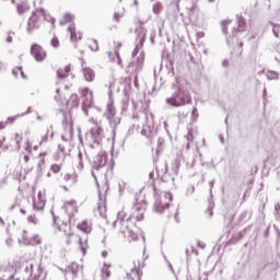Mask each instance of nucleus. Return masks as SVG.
Listing matches in <instances>:
<instances>
[{
  "mask_svg": "<svg viewBox=\"0 0 280 280\" xmlns=\"http://www.w3.org/2000/svg\"><path fill=\"white\" fill-rule=\"evenodd\" d=\"M143 213H145V203L142 206L139 203L133 205L131 208V214L126 217V212L121 210L117 214V220L113 222L114 229L119 226V232L124 237H127L128 242H137L139 235L135 233V222H141L143 220Z\"/></svg>",
  "mask_w": 280,
  "mask_h": 280,
  "instance_id": "f257e3e1",
  "label": "nucleus"
},
{
  "mask_svg": "<svg viewBox=\"0 0 280 280\" xmlns=\"http://www.w3.org/2000/svg\"><path fill=\"white\" fill-rule=\"evenodd\" d=\"M173 93L166 97L165 104L172 108H180L191 104V94L189 93V83L187 80L177 77L172 84Z\"/></svg>",
  "mask_w": 280,
  "mask_h": 280,
  "instance_id": "f03ea898",
  "label": "nucleus"
},
{
  "mask_svg": "<svg viewBox=\"0 0 280 280\" xmlns=\"http://www.w3.org/2000/svg\"><path fill=\"white\" fill-rule=\"evenodd\" d=\"M44 21H46L47 23H50L51 30L56 27V19L49 15V13L45 11V9L43 8L35 9L27 21V27H26L27 34H33L34 32H36V30H39Z\"/></svg>",
  "mask_w": 280,
  "mask_h": 280,
  "instance_id": "7ed1b4c3",
  "label": "nucleus"
},
{
  "mask_svg": "<svg viewBox=\"0 0 280 280\" xmlns=\"http://www.w3.org/2000/svg\"><path fill=\"white\" fill-rule=\"evenodd\" d=\"M90 129L86 132L85 139L90 143V148L102 150V141H104V129L95 118L89 119Z\"/></svg>",
  "mask_w": 280,
  "mask_h": 280,
  "instance_id": "20e7f679",
  "label": "nucleus"
},
{
  "mask_svg": "<svg viewBox=\"0 0 280 280\" xmlns=\"http://www.w3.org/2000/svg\"><path fill=\"white\" fill-rule=\"evenodd\" d=\"M164 170L165 172L162 175V182L167 183V185H170L171 187H174L175 185L174 180H176V176H178V172L180 170V160L176 159L172 163L171 170L167 166V164H165Z\"/></svg>",
  "mask_w": 280,
  "mask_h": 280,
  "instance_id": "39448f33",
  "label": "nucleus"
},
{
  "mask_svg": "<svg viewBox=\"0 0 280 280\" xmlns=\"http://www.w3.org/2000/svg\"><path fill=\"white\" fill-rule=\"evenodd\" d=\"M144 60H145V52L141 50L136 61H131L127 67V73H129L130 78H133L135 84H137V80L139 78V71L143 69Z\"/></svg>",
  "mask_w": 280,
  "mask_h": 280,
  "instance_id": "423d86ee",
  "label": "nucleus"
},
{
  "mask_svg": "<svg viewBox=\"0 0 280 280\" xmlns=\"http://www.w3.org/2000/svg\"><path fill=\"white\" fill-rule=\"evenodd\" d=\"M145 124L142 127L141 135L147 139H154L156 137V128L154 127V114L144 112Z\"/></svg>",
  "mask_w": 280,
  "mask_h": 280,
  "instance_id": "0eeeda50",
  "label": "nucleus"
},
{
  "mask_svg": "<svg viewBox=\"0 0 280 280\" xmlns=\"http://www.w3.org/2000/svg\"><path fill=\"white\" fill-rule=\"evenodd\" d=\"M173 200L171 192H162L160 196L155 195L154 211L163 213L170 209V202Z\"/></svg>",
  "mask_w": 280,
  "mask_h": 280,
  "instance_id": "6e6552de",
  "label": "nucleus"
},
{
  "mask_svg": "<svg viewBox=\"0 0 280 280\" xmlns=\"http://www.w3.org/2000/svg\"><path fill=\"white\" fill-rule=\"evenodd\" d=\"M108 162V154L105 151H101L95 158L92 163V176L97 185L100 187V183L97 182V175H95L96 172H100L102 167L106 166V163Z\"/></svg>",
  "mask_w": 280,
  "mask_h": 280,
  "instance_id": "1a4fd4ad",
  "label": "nucleus"
},
{
  "mask_svg": "<svg viewBox=\"0 0 280 280\" xmlns=\"http://www.w3.org/2000/svg\"><path fill=\"white\" fill-rule=\"evenodd\" d=\"M116 115L117 109H115V105H113V102L108 103L104 117L107 119L110 128H113V132H115V128L121 124V118L117 117Z\"/></svg>",
  "mask_w": 280,
  "mask_h": 280,
  "instance_id": "9d476101",
  "label": "nucleus"
},
{
  "mask_svg": "<svg viewBox=\"0 0 280 280\" xmlns=\"http://www.w3.org/2000/svg\"><path fill=\"white\" fill-rule=\"evenodd\" d=\"M148 34V31L145 27L140 26L136 28V47L131 54L132 58L143 49V43H145V35Z\"/></svg>",
  "mask_w": 280,
  "mask_h": 280,
  "instance_id": "9b49d317",
  "label": "nucleus"
},
{
  "mask_svg": "<svg viewBox=\"0 0 280 280\" xmlns=\"http://www.w3.org/2000/svg\"><path fill=\"white\" fill-rule=\"evenodd\" d=\"M81 95L83 98L82 110H83L84 115H86V117H89V109L91 108V106H93V92L91 90H89V88H84L81 91Z\"/></svg>",
  "mask_w": 280,
  "mask_h": 280,
  "instance_id": "f8f14e48",
  "label": "nucleus"
},
{
  "mask_svg": "<svg viewBox=\"0 0 280 280\" xmlns=\"http://www.w3.org/2000/svg\"><path fill=\"white\" fill-rule=\"evenodd\" d=\"M31 56L35 58L36 62H45V59L47 58V51L43 46L38 44H33L31 46Z\"/></svg>",
  "mask_w": 280,
  "mask_h": 280,
  "instance_id": "ddd939ff",
  "label": "nucleus"
},
{
  "mask_svg": "<svg viewBox=\"0 0 280 280\" xmlns=\"http://www.w3.org/2000/svg\"><path fill=\"white\" fill-rule=\"evenodd\" d=\"M60 270L61 272H65L66 277H71V279H75V277H79L80 272H82V266L78 265L77 262H72L66 269Z\"/></svg>",
  "mask_w": 280,
  "mask_h": 280,
  "instance_id": "4468645a",
  "label": "nucleus"
},
{
  "mask_svg": "<svg viewBox=\"0 0 280 280\" xmlns=\"http://www.w3.org/2000/svg\"><path fill=\"white\" fill-rule=\"evenodd\" d=\"M45 205H47V197L45 195V190H39L37 199L33 200V208L35 211H43V209H45Z\"/></svg>",
  "mask_w": 280,
  "mask_h": 280,
  "instance_id": "2eb2a0df",
  "label": "nucleus"
},
{
  "mask_svg": "<svg viewBox=\"0 0 280 280\" xmlns=\"http://www.w3.org/2000/svg\"><path fill=\"white\" fill-rule=\"evenodd\" d=\"M189 20L191 23H196V25H200L202 23V18L200 15V10L198 9V5L192 4L188 12Z\"/></svg>",
  "mask_w": 280,
  "mask_h": 280,
  "instance_id": "dca6fc26",
  "label": "nucleus"
},
{
  "mask_svg": "<svg viewBox=\"0 0 280 280\" xmlns=\"http://www.w3.org/2000/svg\"><path fill=\"white\" fill-rule=\"evenodd\" d=\"M54 222H55V226H57L58 231H62L63 235H66V237H68L66 240V244L68 246L71 245V236H73V232H71V226L67 223H63L62 226L56 224V218H54Z\"/></svg>",
  "mask_w": 280,
  "mask_h": 280,
  "instance_id": "f3484780",
  "label": "nucleus"
},
{
  "mask_svg": "<svg viewBox=\"0 0 280 280\" xmlns=\"http://www.w3.org/2000/svg\"><path fill=\"white\" fill-rule=\"evenodd\" d=\"M89 161L91 160H89V155L86 154V152L78 151V155L75 159V162L78 163V170H84V163H89Z\"/></svg>",
  "mask_w": 280,
  "mask_h": 280,
  "instance_id": "a211bd4d",
  "label": "nucleus"
},
{
  "mask_svg": "<svg viewBox=\"0 0 280 280\" xmlns=\"http://www.w3.org/2000/svg\"><path fill=\"white\" fill-rule=\"evenodd\" d=\"M97 211L101 218H106V197L102 196V192L100 191H98Z\"/></svg>",
  "mask_w": 280,
  "mask_h": 280,
  "instance_id": "6ab92c4d",
  "label": "nucleus"
},
{
  "mask_svg": "<svg viewBox=\"0 0 280 280\" xmlns=\"http://www.w3.org/2000/svg\"><path fill=\"white\" fill-rule=\"evenodd\" d=\"M237 28L232 30V36L235 38L237 34L242 32H246V20H244L242 16H237Z\"/></svg>",
  "mask_w": 280,
  "mask_h": 280,
  "instance_id": "aec40b11",
  "label": "nucleus"
},
{
  "mask_svg": "<svg viewBox=\"0 0 280 280\" xmlns=\"http://www.w3.org/2000/svg\"><path fill=\"white\" fill-rule=\"evenodd\" d=\"M70 71L71 65H67L65 68H59L57 70V84H60V80H65V78H68Z\"/></svg>",
  "mask_w": 280,
  "mask_h": 280,
  "instance_id": "412c9836",
  "label": "nucleus"
},
{
  "mask_svg": "<svg viewBox=\"0 0 280 280\" xmlns=\"http://www.w3.org/2000/svg\"><path fill=\"white\" fill-rule=\"evenodd\" d=\"M63 209L69 218L73 215V213H78V207L75 206V201H67L63 206Z\"/></svg>",
  "mask_w": 280,
  "mask_h": 280,
  "instance_id": "4be33fe9",
  "label": "nucleus"
},
{
  "mask_svg": "<svg viewBox=\"0 0 280 280\" xmlns=\"http://www.w3.org/2000/svg\"><path fill=\"white\" fill-rule=\"evenodd\" d=\"M68 32L70 33V40L78 43V40H82V33L75 32V24H71L68 27Z\"/></svg>",
  "mask_w": 280,
  "mask_h": 280,
  "instance_id": "5701e85b",
  "label": "nucleus"
},
{
  "mask_svg": "<svg viewBox=\"0 0 280 280\" xmlns=\"http://www.w3.org/2000/svg\"><path fill=\"white\" fill-rule=\"evenodd\" d=\"M83 78L86 82H93L95 80V70L89 67H83L82 69Z\"/></svg>",
  "mask_w": 280,
  "mask_h": 280,
  "instance_id": "b1692460",
  "label": "nucleus"
},
{
  "mask_svg": "<svg viewBox=\"0 0 280 280\" xmlns=\"http://www.w3.org/2000/svg\"><path fill=\"white\" fill-rule=\"evenodd\" d=\"M63 180H65V183H67V185H69L71 187V186L75 185V183H78V174H75V173L66 174L63 176Z\"/></svg>",
  "mask_w": 280,
  "mask_h": 280,
  "instance_id": "393cba45",
  "label": "nucleus"
},
{
  "mask_svg": "<svg viewBox=\"0 0 280 280\" xmlns=\"http://www.w3.org/2000/svg\"><path fill=\"white\" fill-rule=\"evenodd\" d=\"M59 113H61L63 117V120H62L63 128H69V126H71V114L62 109H60Z\"/></svg>",
  "mask_w": 280,
  "mask_h": 280,
  "instance_id": "a878e982",
  "label": "nucleus"
},
{
  "mask_svg": "<svg viewBox=\"0 0 280 280\" xmlns=\"http://www.w3.org/2000/svg\"><path fill=\"white\" fill-rule=\"evenodd\" d=\"M108 58L112 62H116V65H119V67H121V57L119 56V50L108 52Z\"/></svg>",
  "mask_w": 280,
  "mask_h": 280,
  "instance_id": "bb28decb",
  "label": "nucleus"
},
{
  "mask_svg": "<svg viewBox=\"0 0 280 280\" xmlns=\"http://www.w3.org/2000/svg\"><path fill=\"white\" fill-rule=\"evenodd\" d=\"M130 104V96L128 95V92L124 91V97L121 100V110L122 113H126L128 110V106Z\"/></svg>",
  "mask_w": 280,
  "mask_h": 280,
  "instance_id": "cd10ccee",
  "label": "nucleus"
},
{
  "mask_svg": "<svg viewBox=\"0 0 280 280\" xmlns=\"http://www.w3.org/2000/svg\"><path fill=\"white\" fill-rule=\"evenodd\" d=\"M18 14H25L30 12V4L26 1L16 4Z\"/></svg>",
  "mask_w": 280,
  "mask_h": 280,
  "instance_id": "c85d7f7f",
  "label": "nucleus"
},
{
  "mask_svg": "<svg viewBox=\"0 0 280 280\" xmlns=\"http://www.w3.org/2000/svg\"><path fill=\"white\" fill-rule=\"evenodd\" d=\"M184 161H186V167L188 170H191L196 163V159L194 158V154L184 155Z\"/></svg>",
  "mask_w": 280,
  "mask_h": 280,
  "instance_id": "c756f323",
  "label": "nucleus"
},
{
  "mask_svg": "<svg viewBox=\"0 0 280 280\" xmlns=\"http://www.w3.org/2000/svg\"><path fill=\"white\" fill-rule=\"evenodd\" d=\"M75 20V15L71 13H65L62 21H60V25H67V23H73Z\"/></svg>",
  "mask_w": 280,
  "mask_h": 280,
  "instance_id": "7c9ffc66",
  "label": "nucleus"
},
{
  "mask_svg": "<svg viewBox=\"0 0 280 280\" xmlns=\"http://www.w3.org/2000/svg\"><path fill=\"white\" fill-rule=\"evenodd\" d=\"M78 229H80V231H83V233H91L92 231L91 224H89L86 221L81 222L78 225Z\"/></svg>",
  "mask_w": 280,
  "mask_h": 280,
  "instance_id": "2f4dec72",
  "label": "nucleus"
},
{
  "mask_svg": "<svg viewBox=\"0 0 280 280\" xmlns=\"http://www.w3.org/2000/svg\"><path fill=\"white\" fill-rule=\"evenodd\" d=\"M267 80H278L279 79V72L275 70H269L266 72Z\"/></svg>",
  "mask_w": 280,
  "mask_h": 280,
  "instance_id": "473e14b6",
  "label": "nucleus"
},
{
  "mask_svg": "<svg viewBox=\"0 0 280 280\" xmlns=\"http://www.w3.org/2000/svg\"><path fill=\"white\" fill-rule=\"evenodd\" d=\"M110 265L104 264V267L102 268V279H108L110 277Z\"/></svg>",
  "mask_w": 280,
  "mask_h": 280,
  "instance_id": "72a5a7b5",
  "label": "nucleus"
},
{
  "mask_svg": "<svg viewBox=\"0 0 280 280\" xmlns=\"http://www.w3.org/2000/svg\"><path fill=\"white\" fill-rule=\"evenodd\" d=\"M229 25H231V21L230 20H223L221 22V27H222V33L223 34H228L229 33V31L226 28V27H229Z\"/></svg>",
  "mask_w": 280,
  "mask_h": 280,
  "instance_id": "f704fd0d",
  "label": "nucleus"
},
{
  "mask_svg": "<svg viewBox=\"0 0 280 280\" xmlns=\"http://www.w3.org/2000/svg\"><path fill=\"white\" fill-rule=\"evenodd\" d=\"M153 14H161V10H163V4L161 2H156L153 4Z\"/></svg>",
  "mask_w": 280,
  "mask_h": 280,
  "instance_id": "c9c22d12",
  "label": "nucleus"
},
{
  "mask_svg": "<svg viewBox=\"0 0 280 280\" xmlns=\"http://www.w3.org/2000/svg\"><path fill=\"white\" fill-rule=\"evenodd\" d=\"M70 104H71L72 106H79V104H80V98L77 96V94H72V95L70 96Z\"/></svg>",
  "mask_w": 280,
  "mask_h": 280,
  "instance_id": "e433bc0d",
  "label": "nucleus"
},
{
  "mask_svg": "<svg viewBox=\"0 0 280 280\" xmlns=\"http://www.w3.org/2000/svg\"><path fill=\"white\" fill-rule=\"evenodd\" d=\"M132 275H133V277H139V269H137V268H132L131 269V273H128L127 272V279H131V280H135V278H132Z\"/></svg>",
  "mask_w": 280,
  "mask_h": 280,
  "instance_id": "4c0bfd02",
  "label": "nucleus"
},
{
  "mask_svg": "<svg viewBox=\"0 0 280 280\" xmlns=\"http://www.w3.org/2000/svg\"><path fill=\"white\" fill-rule=\"evenodd\" d=\"M50 45L51 47H54V49H58L60 47V40L58 39V37H52V39L50 40Z\"/></svg>",
  "mask_w": 280,
  "mask_h": 280,
  "instance_id": "58836bf2",
  "label": "nucleus"
},
{
  "mask_svg": "<svg viewBox=\"0 0 280 280\" xmlns=\"http://www.w3.org/2000/svg\"><path fill=\"white\" fill-rule=\"evenodd\" d=\"M0 280H21L20 278H16V276L14 273L11 275H3Z\"/></svg>",
  "mask_w": 280,
  "mask_h": 280,
  "instance_id": "ea45409f",
  "label": "nucleus"
},
{
  "mask_svg": "<svg viewBox=\"0 0 280 280\" xmlns=\"http://www.w3.org/2000/svg\"><path fill=\"white\" fill-rule=\"evenodd\" d=\"M90 49H91V51H98L100 50V46L97 44V39H93L92 40V45H90Z\"/></svg>",
  "mask_w": 280,
  "mask_h": 280,
  "instance_id": "a19ab883",
  "label": "nucleus"
},
{
  "mask_svg": "<svg viewBox=\"0 0 280 280\" xmlns=\"http://www.w3.org/2000/svg\"><path fill=\"white\" fill-rule=\"evenodd\" d=\"M27 222H30L31 224H38V218H36L35 214H31L27 218Z\"/></svg>",
  "mask_w": 280,
  "mask_h": 280,
  "instance_id": "79ce46f5",
  "label": "nucleus"
},
{
  "mask_svg": "<svg viewBox=\"0 0 280 280\" xmlns=\"http://www.w3.org/2000/svg\"><path fill=\"white\" fill-rule=\"evenodd\" d=\"M206 214L208 215V218H213V205L210 203L208 206V209L206 210Z\"/></svg>",
  "mask_w": 280,
  "mask_h": 280,
  "instance_id": "37998d69",
  "label": "nucleus"
},
{
  "mask_svg": "<svg viewBox=\"0 0 280 280\" xmlns=\"http://www.w3.org/2000/svg\"><path fill=\"white\" fill-rule=\"evenodd\" d=\"M46 152L44 153H39V162H38V167H43V165H45V156H46Z\"/></svg>",
  "mask_w": 280,
  "mask_h": 280,
  "instance_id": "c03bdc74",
  "label": "nucleus"
},
{
  "mask_svg": "<svg viewBox=\"0 0 280 280\" xmlns=\"http://www.w3.org/2000/svg\"><path fill=\"white\" fill-rule=\"evenodd\" d=\"M79 244L83 255H86V248H89V246L86 245V240H85V243H82V240H80Z\"/></svg>",
  "mask_w": 280,
  "mask_h": 280,
  "instance_id": "a18cd8bd",
  "label": "nucleus"
},
{
  "mask_svg": "<svg viewBox=\"0 0 280 280\" xmlns=\"http://www.w3.org/2000/svg\"><path fill=\"white\" fill-rule=\"evenodd\" d=\"M191 253H195V255H198V250H196V248H194V246H190V249L189 248L186 249V257H189V255H191Z\"/></svg>",
  "mask_w": 280,
  "mask_h": 280,
  "instance_id": "49530a36",
  "label": "nucleus"
},
{
  "mask_svg": "<svg viewBox=\"0 0 280 280\" xmlns=\"http://www.w3.org/2000/svg\"><path fill=\"white\" fill-rule=\"evenodd\" d=\"M22 68H23V67L18 66V67H15V68L12 70V73H13L14 78H19V73H21V69H22Z\"/></svg>",
  "mask_w": 280,
  "mask_h": 280,
  "instance_id": "de8ad7c7",
  "label": "nucleus"
},
{
  "mask_svg": "<svg viewBox=\"0 0 280 280\" xmlns=\"http://www.w3.org/2000/svg\"><path fill=\"white\" fill-rule=\"evenodd\" d=\"M255 38L259 39V38H261V36H259V34L256 32H252L249 34L248 40H255Z\"/></svg>",
  "mask_w": 280,
  "mask_h": 280,
  "instance_id": "09e8293b",
  "label": "nucleus"
},
{
  "mask_svg": "<svg viewBox=\"0 0 280 280\" xmlns=\"http://www.w3.org/2000/svg\"><path fill=\"white\" fill-rule=\"evenodd\" d=\"M47 141H49V131H47V133L44 137H42L39 145H43V143H47Z\"/></svg>",
  "mask_w": 280,
  "mask_h": 280,
  "instance_id": "8fccbe9b",
  "label": "nucleus"
},
{
  "mask_svg": "<svg viewBox=\"0 0 280 280\" xmlns=\"http://www.w3.org/2000/svg\"><path fill=\"white\" fill-rule=\"evenodd\" d=\"M192 121H196L198 119V108L194 107L191 112Z\"/></svg>",
  "mask_w": 280,
  "mask_h": 280,
  "instance_id": "3c124183",
  "label": "nucleus"
},
{
  "mask_svg": "<svg viewBox=\"0 0 280 280\" xmlns=\"http://www.w3.org/2000/svg\"><path fill=\"white\" fill-rule=\"evenodd\" d=\"M163 259L165 260V262L167 264L170 270L172 272H174V267L172 266V262H170V260L167 259V256H165V254H163Z\"/></svg>",
  "mask_w": 280,
  "mask_h": 280,
  "instance_id": "603ef678",
  "label": "nucleus"
},
{
  "mask_svg": "<svg viewBox=\"0 0 280 280\" xmlns=\"http://www.w3.org/2000/svg\"><path fill=\"white\" fill-rule=\"evenodd\" d=\"M13 38H14V32H9L8 36L5 38V42L7 43H12Z\"/></svg>",
  "mask_w": 280,
  "mask_h": 280,
  "instance_id": "864d4df0",
  "label": "nucleus"
},
{
  "mask_svg": "<svg viewBox=\"0 0 280 280\" xmlns=\"http://www.w3.org/2000/svg\"><path fill=\"white\" fill-rule=\"evenodd\" d=\"M246 235V230L238 232L235 236V240H242Z\"/></svg>",
  "mask_w": 280,
  "mask_h": 280,
  "instance_id": "5fc2aeb1",
  "label": "nucleus"
},
{
  "mask_svg": "<svg viewBox=\"0 0 280 280\" xmlns=\"http://www.w3.org/2000/svg\"><path fill=\"white\" fill-rule=\"evenodd\" d=\"M51 172H54V174H58V172H60V165L52 164L51 165Z\"/></svg>",
  "mask_w": 280,
  "mask_h": 280,
  "instance_id": "6e6d98bb",
  "label": "nucleus"
},
{
  "mask_svg": "<svg viewBox=\"0 0 280 280\" xmlns=\"http://www.w3.org/2000/svg\"><path fill=\"white\" fill-rule=\"evenodd\" d=\"M163 143H165V140L163 138H159L158 139V150H156V152H159V150H162Z\"/></svg>",
  "mask_w": 280,
  "mask_h": 280,
  "instance_id": "4d7b16f0",
  "label": "nucleus"
},
{
  "mask_svg": "<svg viewBox=\"0 0 280 280\" xmlns=\"http://www.w3.org/2000/svg\"><path fill=\"white\" fill-rule=\"evenodd\" d=\"M194 191H196V187L190 186L187 188L186 194H187V196H191V194H194Z\"/></svg>",
  "mask_w": 280,
  "mask_h": 280,
  "instance_id": "13d9d810",
  "label": "nucleus"
},
{
  "mask_svg": "<svg viewBox=\"0 0 280 280\" xmlns=\"http://www.w3.org/2000/svg\"><path fill=\"white\" fill-rule=\"evenodd\" d=\"M137 129L136 125H131L127 131V135H132L135 132V130Z\"/></svg>",
  "mask_w": 280,
  "mask_h": 280,
  "instance_id": "bf43d9fd",
  "label": "nucleus"
},
{
  "mask_svg": "<svg viewBox=\"0 0 280 280\" xmlns=\"http://www.w3.org/2000/svg\"><path fill=\"white\" fill-rule=\"evenodd\" d=\"M246 218H248V211H244L241 215H240V220H246Z\"/></svg>",
  "mask_w": 280,
  "mask_h": 280,
  "instance_id": "052dcab7",
  "label": "nucleus"
},
{
  "mask_svg": "<svg viewBox=\"0 0 280 280\" xmlns=\"http://www.w3.org/2000/svg\"><path fill=\"white\" fill-rule=\"evenodd\" d=\"M14 121H16V116L7 118V124H14Z\"/></svg>",
  "mask_w": 280,
  "mask_h": 280,
  "instance_id": "680f3d73",
  "label": "nucleus"
},
{
  "mask_svg": "<svg viewBox=\"0 0 280 280\" xmlns=\"http://www.w3.org/2000/svg\"><path fill=\"white\" fill-rule=\"evenodd\" d=\"M23 141V138H19L18 140H15L16 143V150H21V142Z\"/></svg>",
  "mask_w": 280,
  "mask_h": 280,
  "instance_id": "e2e57ef3",
  "label": "nucleus"
},
{
  "mask_svg": "<svg viewBox=\"0 0 280 280\" xmlns=\"http://www.w3.org/2000/svg\"><path fill=\"white\" fill-rule=\"evenodd\" d=\"M12 237H8L7 240H5V245L7 246H12Z\"/></svg>",
  "mask_w": 280,
  "mask_h": 280,
  "instance_id": "0e129e2a",
  "label": "nucleus"
},
{
  "mask_svg": "<svg viewBox=\"0 0 280 280\" xmlns=\"http://www.w3.org/2000/svg\"><path fill=\"white\" fill-rule=\"evenodd\" d=\"M114 19L115 21H117V23H119V19H121V15L119 13H115Z\"/></svg>",
  "mask_w": 280,
  "mask_h": 280,
  "instance_id": "69168bd1",
  "label": "nucleus"
},
{
  "mask_svg": "<svg viewBox=\"0 0 280 280\" xmlns=\"http://www.w3.org/2000/svg\"><path fill=\"white\" fill-rule=\"evenodd\" d=\"M7 65L0 61V71H5Z\"/></svg>",
  "mask_w": 280,
  "mask_h": 280,
  "instance_id": "338daca9",
  "label": "nucleus"
},
{
  "mask_svg": "<svg viewBox=\"0 0 280 280\" xmlns=\"http://www.w3.org/2000/svg\"><path fill=\"white\" fill-rule=\"evenodd\" d=\"M2 185H8V179H7V178H3L2 180H0V187H1Z\"/></svg>",
  "mask_w": 280,
  "mask_h": 280,
  "instance_id": "774afa93",
  "label": "nucleus"
}]
</instances>
